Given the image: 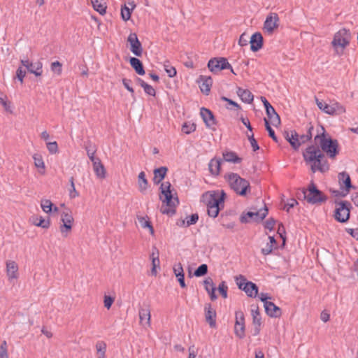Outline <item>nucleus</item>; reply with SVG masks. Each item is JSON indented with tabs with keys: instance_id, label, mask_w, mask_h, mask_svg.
Listing matches in <instances>:
<instances>
[{
	"instance_id": "1",
	"label": "nucleus",
	"mask_w": 358,
	"mask_h": 358,
	"mask_svg": "<svg viewBox=\"0 0 358 358\" xmlns=\"http://www.w3.org/2000/svg\"><path fill=\"white\" fill-rule=\"evenodd\" d=\"M321 130L322 133L314 138L315 144L308 145L302 154L304 162L310 165L313 173L327 171L329 164L325 154L329 158L335 159L340 152L338 141L327 134L323 126H321Z\"/></svg>"
},
{
	"instance_id": "2",
	"label": "nucleus",
	"mask_w": 358,
	"mask_h": 358,
	"mask_svg": "<svg viewBox=\"0 0 358 358\" xmlns=\"http://www.w3.org/2000/svg\"><path fill=\"white\" fill-rule=\"evenodd\" d=\"M171 188V184L169 182H162L159 189L164 198L162 199V196H159V199L166 205V207L162 206L161 213L172 216L176 212V207L179 204V199L178 196H173Z\"/></svg>"
},
{
	"instance_id": "3",
	"label": "nucleus",
	"mask_w": 358,
	"mask_h": 358,
	"mask_svg": "<svg viewBox=\"0 0 358 358\" xmlns=\"http://www.w3.org/2000/svg\"><path fill=\"white\" fill-rule=\"evenodd\" d=\"M224 178L237 194L245 196L250 192L251 187L249 181L241 178L238 173H229L225 175Z\"/></svg>"
},
{
	"instance_id": "4",
	"label": "nucleus",
	"mask_w": 358,
	"mask_h": 358,
	"mask_svg": "<svg viewBox=\"0 0 358 358\" xmlns=\"http://www.w3.org/2000/svg\"><path fill=\"white\" fill-rule=\"evenodd\" d=\"M301 196L310 204L324 203L328 199V197L317 187L316 185L313 181L308 185L306 189H301Z\"/></svg>"
},
{
	"instance_id": "5",
	"label": "nucleus",
	"mask_w": 358,
	"mask_h": 358,
	"mask_svg": "<svg viewBox=\"0 0 358 358\" xmlns=\"http://www.w3.org/2000/svg\"><path fill=\"white\" fill-rule=\"evenodd\" d=\"M351 38L350 30L343 28L337 31L331 41L332 46L335 48L337 55H341L343 53V50L349 43Z\"/></svg>"
},
{
	"instance_id": "6",
	"label": "nucleus",
	"mask_w": 358,
	"mask_h": 358,
	"mask_svg": "<svg viewBox=\"0 0 358 358\" xmlns=\"http://www.w3.org/2000/svg\"><path fill=\"white\" fill-rule=\"evenodd\" d=\"M336 208L334 210V217L340 223H346L350 217L352 204L348 201H335Z\"/></svg>"
},
{
	"instance_id": "7",
	"label": "nucleus",
	"mask_w": 358,
	"mask_h": 358,
	"mask_svg": "<svg viewBox=\"0 0 358 358\" xmlns=\"http://www.w3.org/2000/svg\"><path fill=\"white\" fill-rule=\"evenodd\" d=\"M235 281L238 289L244 291L248 296L255 298L258 295L259 288L257 285L251 281L247 280L244 275L236 276Z\"/></svg>"
},
{
	"instance_id": "8",
	"label": "nucleus",
	"mask_w": 358,
	"mask_h": 358,
	"mask_svg": "<svg viewBox=\"0 0 358 358\" xmlns=\"http://www.w3.org/2000/svg\"><path fill=\"white\" fill-rule=\"evenodd\" d=\"M268 208L266 204L263 208H260L259 211H248L243 212L240 216V222L241 223H248L250 220H253L257 223L261 222L268 215Z\"/></svg>"
},
{
	"instance_id": "9",
	"label": "nucleus",
	"mask_w": 358,
	"mask_h": 358,
	"mask_svg": "<svg viewBox=\"0 0 358 358\" xmlns=\"http://www.w3.org/2000/svg\"><path fill=\"white\" fill-rule=\"evenodd\" d=\"M208 68L213 73H217L222 70L230 69L231 73L235 75L236 74L225 57H214L210 59L208 62Z\"/></svg>"
},
{
	"instance_id": "10",
	"label": "nucleus",
	"mask_w": 358,
	"mask_h": 358,
	"mask_svg": "<svg viewBox=\"0 0 358 358\" xmlns=\"http://www.w3.org/2000/svg\"><path fill=\"white\" fill-rule=\"evenodd\" d=\"M226 196V193L222 190L220 194L215 192H206L202 197L205 199L207 206L224 208Z\"/></svg>"
},
{
	"instance_id": "11",
	"label": "nucleus",
	"mask_w": 358,
	"mask_h": 358,
	"mask_svg": "<svg viewBox=\"0 0 358 358\" xmlns=\"http://www.w3.org/2000/svg\"><path fill=\"white\" fill-rule=\"evenodd\" d=\"M200 115L206 124V127L213 131H215V126L217 124V121L216 120L213 113L210 110L205 107H202L200 109Z\"/></svg>"
},
{
	"instance_id": "12",
	"label": "nucleus",
	"mask_w": 358,
	"mask_h": 358,
	"mask_svg": "<svg viewBox=\"0 0 358 358\" xmlns=\"http://www.w3.org/2000/svg\"><path fill=\"white\" fill-rule=\"evenodd\" d=\"M61 222L62 224L60 225V231L64 237L67 236V234L71 231L73 222V217L71 213L64 211L61 214Z\"/></svg>"
},
{
	"instance_id": "13",
	"label": "nucleus",
	"mask_w": 358,
	"mask_h": 358,
	"mask_svg": "<svg viewBox=\"0 0 358 358\" xmlns=\"http://www.w3.org/2000/svg\"><path fill=\"white\" fill-rule=\"evenodd\" d=\"M127 42L130 45L131 52L136 57H141L143 54L142 44L138 38L136 33H131L128 38Z\"/></svg>"
},
{
	"instance_id": "14",
	"label": "nucleus",
	"mask_w": 358,
	"mask_h": 358,
	"mask_svg": "<svg viewBox=\"0 0 358 358\" xmlns=\"http://www.w3.org/2000/svg\"><path fill=\"white\" fill-rule=\"evenodd\" d=\"M279 17L275 13H271L266 18L264 24V29L268 33L272 34L279 24Z\"/></svg>"
},
{
	"instance_id": "15",
	"label": "nucleus",
	"mask_w": 358,
	"mask_h": 358,
	"mask_svg": "<svg viewBox=\"0 0 358 358\" xmlns=\"http://www.w3.org/2000/svg\"><path fill=\"white\" fill-rule=\"evenodd\" d=\"M338 178L341 189L350 192L351 189L355 188L352 184L350 175L345 171L339 173Z\"/></svg>"
},
{
	"instance_id": "16",
	"label": "nucleus",
	"mask_w": 358,
	"mask_h": 358,
	"mask_svg": "<svg viewBox=\"0 0 358 358\" xmlns=\"http://www.w3.org/2000/svg\"><path fill=\"white\" fill-rule=\"evenodd\" d=\"M139 319L140 324L144 327L150 325V306L148 304H145L139 308Z\"/></svg>"
},
{
	"instance_id": "17",
	"label": "nucleus",
	"mask_w": 358,
	"mask_h": 358,
	"mask_svg": "<svg viewBox=\"0 0 358 358\" xmlns=\"http://www.w3.org/2000/svg\"><path fill=\"white\" fill-rule=\"evenodd\" d=\"M250 50L252 52H257L262 48L264 38L260 32L254 33L250 38Z\"/></svg>"
},
{
	"instance_id": "18",
	"label": "nucleus",
	"mask_w": 358,
	"mask_h": 358,
	"mask_svg": "<svg viewBox=\"0 0 358 358\" xmlns=\"http://www.w3.org/2000/svg\"><path fill=\"white\" fill-rule=\"evenodd\" d=\"M205 319L210 327L214 328L216 327V311L212 308L210 303H206L204 307Z\"/></svg>"
},
{
	"instance_id": "19",
	"label": "nucleus",
	"mask_w": 358,
	"mask_h": 358,
	"mask_svg": "<svg viewBox=\"0 0 358 358\" xmlns=\"http://www.w3.org/2000/svg\"><path fill=\"white\" fill-rule=\"evenodd\" d=\"M201 92L206 95H208L210 87L213 84V80L210 76H200L197 80Z\"/></svg>"
},
{
	"instance_id": "20",
	"label": "nucleus",
	"mask_w": 358,
	"mask_h": 358,
	"mask_svg": "<svg viewBox=\"0 0 358 358\" xmlns=\"http://www.w3.org/2000/svg\"><path fill=\"white\" fill-rule=\"evenodd\" d=\"M284 136L294 150L296 151L299 149L300 143L298 141V133L295 130L285 131Z\"/></svg>"
},
{
	"instance_id": "21",
	"label": "nucleus",
	"mask_w": 358,
	"mask_h": 358,
	"mask_svg": "<svg viewBox=\"0 0 358 358\" xmlns=\"http://www.w3.org/2000/svg\"><path fill=\"white\" fill-rule=\"evenodd\" d=\"M18 266L14 261L6 262V274L9 281L18 278Z\"/></svg>"
},
{
	"instance_id": "22",
	"label": "nucleus",
	"mask_w": 358,
	"mask_h": 358,
	"mask_svg": "<svg viewBox=\"0 0 358 358\" xmlns=\"http://www.w3.org/2000/svg\"><path fill=\"white\" fill-rule=\"evenodd\" d=\"M236 94L244 103H251L253 101L254 96L249 90L238 87Z\"/></svg>"
},
{
	"instance_id": "23",
	"label": "nucleus",
	"mask_w": 358,
	"mask_h": 358,
	"mask_svg": "<svg viewBox=\"0 0 358 358\" xmlns=\"http://www.w3.org/2000/svg\"><path fill=\"white\" fill-rule=\"evenodd\" d=\"M265 312L271 317H280L282 315V310L280 308L277 306L273 302L270 303H266Z\"/></svg>"
},
{
	"instance_id": "24",
	"label": "nucleus",
	"mask_w": 358,
	"mask_h": 358,
	"mask_svg": "<svg viewBox=\"0 0 358 358\" xmlns=\"http://www.w3.org/2000/svg\"><path fill=\"white\" fill-rule=\"evenodd\" d=\"M167 172L168 168L166 166H161L159 168L155 169L153 171V182L155 185H159L165 178Z\"/></svg>"
},
{
	"instance_id": "25",
	"label": "nucleus",
	"mask_w": 358,
	"mask_h": 358,
	"mask_svg": "<svg viewBox=\"0 0 358 358\" xmlns=\"http://www.w3.org/2000/svg\"><path fill=\"white\" fill-rule=\"evenodd\" d=\"M129 64L137 74L140 76L145 75V71L143 64L139 59L137 57H131L129 58Z\"/></svg>"
},
{
	"instance_id": "26",
	"label": "nucleus",
	"mask_w": 358,
	"mask_h": 358,
	"mask_svg": "<svg viewBox=\"0 0 358 358\" xmlns=\"http://www.w3.org/2000/svg\"><path fill=\"white\" fill-rule=\"evenodd\" d=\"M221 159L216 157L212 159L208 164V169L210 173L213 176H218L220 171L221 167Z\"/></svg>"
},
{
	"instance_id": "27",
	"label": "nucleus",
	"mask_w": 358,
	"mask_h": 358,
	"mask_svg": "<svg viewBox=\"0 0 358 358\" xmlns=\"http://www.w3.org/2000/svg\"><path fill=\"white\" fill-rule=\"evenodd\" d=\"M223 159L225 162L234 164H239L242 162V158L239 157L234 151H224L222 152Z\"/></svg>"
},
{
	"instance_id": "28",
	"label": "nucleus",
	"mask_w": 358,
	"mask_h": 358,
	"mask_svg": "<svg viewBox=\"0 0 358 358\" xmlns=\"http://www.w3.org/2000/svg\"><path fill=\"white\" fill-rule=\"evenodd\" d=\"M93 169L94 171L97 176V178L103 179L106 178V171L104 166L101 163L100 159L98 161L94 162L93 163Z\"/></svg>"
},
{
	"instance_id": "29",
	"label": "nucleus",
	"mask_w": 358,
	"mask_h": 358,
	"mask_svg": "<svg viewBox=\"0 0 358 358\" xmlns=\"http://www.w3.org/2000/svg\"><path fill=\"white\" fill-rule=\"evenodd\" d=\"M32 222L34 225L37 227H40L43 229H48L50 225V218H48L47 220H45L42 217H32Z\"/></svg>"
},
{
	"instance_id": "30",
	"label": "nucleus",
	"mask_w": 358,
	"mask_h": 358,
	"mask_svg": "<svg viewBox=\"0 0 358 358\" xmlns=\"http://www.w3.org/2000/svg\"><path fill=\"white\" fill-rule=\"evenodd\" d=\"M271 111L269 113H266L268 121L271 122L270 124H272L274 127H278L280 124V117L279 115L276 113L275 108L273 107L271 108Z\"/></svg>"
},
{
	"instance_id": "31",
	"label": "nucleus",
	"mask_w": 358,
	"mask_h": 358,
	"mask_svg": "<svg viewBox=\"0 0 358 358\" xmlns=\"http://www.w3.org/2000/svg\"><path fill=\"white\" fill-rule=\"evenodd\" d=\"M251 315L252 316V324H262V317L260 315V312L259 310V307L257 305H252L251 306Z\"/></svg>"
},
{
	"instance_id": "32",
	"label": "nucleus",
	"mask_w": 358,
	"mask_h": 358,
	"mask_svg": "<svg viewBox=\"0 0 358 358\" xmlns=\"http://www.w3.org/2000/svg\"><path fill=\"white\" fill-rule=\"evenodd\" d=\"M138 184L139 191L143 192L148 189V182L145 178V173L143 171L140 172L138 176Z\"/></svg>"
},
{
	"instance_id": "33",
	"label": "nucleus",
	"mask_w": 358,
	"mask_h": 358,
	"mask_svg": "<svg viewBox=\"0 0 358 358\" xmlns=\"http://www.w3.org/2000/svg\"><path fill=\"white\" fill-rule=\"evenodd\" d=\"M42 63L41 62H37L36 63H30L29 67L27 71L34 74L36 76H40L42 74Z\"/></svg>"
},
{
	"instance_id": "34",
	"label": "nucleus",
	"mask_w": 358,
	"mask_h": 358,
	"mask_svg": "<svg viewBox=\"0 0 358 358\" xmlns=\"http://www.w3.org/2000/svg\"><path fill=\"white\" fill-rule=\"evenodd\" d=\"M316 103L318 108L323 110L325 113L329 115H335V109L332 107V105H329L322 101L318 100V99L315 98Z\"/></svg>"
},
{
	"instance_id": "35",
	"label": "nucleus",
	"mask_w": 358,
	"mask_h": 358,
	"mask_svg": "<svg viewBox=\"0 0 358 358\" xmlns=\"http://www.w3.org/2000/svg\"><path fill=\"white\" fill-rule=\"evenodd\" d=\"M245 324L235 322L234 325V333L237 337L242 339L245 337Z\"/></svg>"
},
{
	"instance_id": "36",
	"label": "nucleus",
	"mask_w": 358,
	"mask_h": 358,
	"mask_svg": "<svg viewBox=\"0 0 358 358\" xmlns=\"http://www.w3.org/2000/svg\"><path fill=\"white\" fill-rule=\"evenodd\" d=\"M94 9L99 12L101 15H104L106 12L107 6L104 3H101L99 0H91Z\"/></svg>"
},
{
	"instance_id": "37",
	"label": "nucleus",
	"mask_w": 358,
	"mask_h": 358,
	"mask_svg": "<svg viewBox=\"0 0 358 358\" xmlns=\"http://www.w3.org/2000/svg\"><path fill=\"white\" fill-rule=\"evenodd\" d=\"M153 250H156V258H152V260L151 273L152 275H157L156 268L157 266H159V252L158 249L155 246H153Z\"/></svg>"
},
{
	"instance_id": "38",
	"label": "nucleus",
	"mask_w": 358,
	"mask_h": 358,
	"mask_svg": "<svg viewBox=\"0 0 358 358\" xmlns=\"http://www.w3.org/2000/svg\"><path fill=\"white\" fill-rule=\"evenodd\" d=\"M0 103L3 106L5 110L12 113L13 111L10 109V102L7 100V96L0 91Z\"/></svg>"
},
{
	"instance_id": "39",
	"label": "nucleus",
	"mask_w": 358,
	"mask_h": 358,
	"mask_svg": "<svg viewBox=\"0 0 358 358\" xmlns=\"http://www.w3.org/2000/svg\"><path fill=\"white\" fill-rule=\"evenodd\" d=\"M96 349L99 358H104L106 351V344L103 341H99L96 344Z\"/></svg>"
},
{
	"instance_id": "40",
	"label": "nucleus",
	"mask_w": 358,
	"mask_h": 358,
	"mask_svg": "<svg viewBox=\"0 0 358 358\" xmlns=\"http://www.w3.org/2000/svg\"><path fill=\"white\" fill-rule=\"evenodd\" d=\"M41 206L45 213H50L52 211L54 204L49 199H42L41 201Z\"/></svg>"
},
{
	"instance_id": "41",
	"label": "nucleus",
	"mask_w": 358,
	"mask_h": 358,
	"mask_svg": "<svg viewBox=\"0 0 358 358\" xmlns=\"http://www.w3.org/2000/svg\"><path fill=\"white\" fill-rule=\"evenodd\" d=\"M138 222L143 228H148L151 234H154V229L150 221L146 220L144 217H138Z\"/></svg>"
},
{
	"instance_id": "42",
	"label": "nucleus",
	"mask_w": 358,
	"mask_h": 358,
	"mask_svg": "<svg viewBox=\"0 0 358 358\" xmlns=\"http://www.w3.org/2000/svg\"><path fill=\"white\" fill-rule=\"evenodd\" d=\"M132 10L126 4L121 6V17L124 21H127L130 19Z\"/></svg>"
},
{
	"instance_id": "43",
	"label": "nucleus",
	"mask_w": 358,
	"mask_h": 358,
	"mask_svg": "<svg viewBox=\"0 0 358 358\" xmlns=\"http://www.w3.org/2000/svg\"><path fill=\"white\" fill-rule=\"evenodd\" d=\"M266 130L268 133V136L276 143L278 142V138L275 134L274 130L271 128L270 122L266 118L264 119Z\"/></svg>"
},
{
	"instance_id": "44",
	"label": "nucleus",
	"mask_w": 358,
	"mask_h": 358,
	"mask_svg": "<svg viewBox=\"0 0 358 358\" xmlns=\"http://www.w3.org/2000/svg\"><path fill=\"white\" fill-rule=\"evenodd\" d=\"M208 207V215L213 218H215L219 215V213L221 210L223 209V208L219 207V206H207Z\"/></svg>"
},
{
	"instance_id": "45",
	"label": "nucleus",
	"mask_w": 358,
	"mask_h": 358,
	"mask_svg": "<svg viewBox=\"0 0 358 358\" xmlns=\"http://www.w3.org/2000/svg\"><path fill=\"white\" fill-rule=\"evenodd\" d=\"M196 128V124L195 123L185 122L182 126V131L186 134H189L194 131Z\"/></svg>"
},
{
	"instance_id": "46",
	"label": "nucleus",
	"mask_w": 358,
	"mask_h": 358,
	"mask_svg": "<svg viewBox=\"0 0 358 358\" xmlns=\"http://www.w3.org/2000/svg\"><path fill=\"white\" fill-rule=\"evenodd\" d=\"M208 273V266L206 264H201L194 273L196 277H201L206 275Z\"/></svg>"
},
{
	"instance_id": "47",
	"label": "nucleus",
	"mask_w": 358,
	"mask_h": 358,
	"mask_svg": "<svg viewBox=\"0 0 358 358\" xmlns=\"http://www.w3.org/2000/svg\"><path fill=\"white\" fill-rule=\"evenodd\" d=\"M217 290H218L219 293L220 294V295L224 299L227 298V296H228V295H227L228 287L226 285L225 281H222L219 284L218 287H217Z\"/></svg>"
},
{
	"instance_id": "48",
	"label": "nucleus",
	"mask_w": 358,
	"mask_h": 358,
	"mask_svg": "<svg viewBox=\"0 0 358 358\" xmlns=\"http://www.w3.org/2000/svg\"><path fill=\"white\" fill-rule=\"evenodd\" d=\"M169 63L168 61L164 63V70L170 78H173L176 76V69L175 67L170 66Z\"/></svg>"
},
{
	"instance_id": "49",
	"label": "nucleus",
	"mask_w": 358,
	"mask_h": 358,
	"mask_svg": "<svg viewBox=\"0 0 358 358\" xmlns=\"http://www.w3.org/2000/svg\"><path fill=\"white\" fill-rule=\"evenodd\" d=\"M199 220V215L197 213L192 214L186 217V227L195 224Z\"/></svg>"
},
{
	"instance_id": "50",
	"label": "nucleus",
	"mask_w": 358,
	"mask_h": 358,
	"mask_svg": "<svg viewBox=\"0 0 358 358\" xmlns=\"http://www.w3.org/2000/svg\"><path fill=\"white\" fill-rule=\"evenodd\" d=\"M34 164L37 168L45 169V164L41 155L34 154L33 156Z\"/></svg>"
},
{
	"instance_id": "51",
	"label": "nucleus",
	"mask_w": 358,
	"mask_h": 358,
	"mask_svg": "<svg viewBox=\"0 0 358 358\" xmlns=\"http://www.w3.org/2000/svg\"><path fill=\"white\" fill-rule=\"evenodd\" d=\"M0 358H8V345L6 341H3L0 345Z\"/></svg>"
},
{
	"instance_id": "52",
	"label": "nucleus",
	"mask_w": 358,
	"mask_h": 358,
	"mask_svg": "<svg viewBox=\"0 0 358 358\" xmlns=\"http://www.w3.org/2000/svg\"><path fill=\"white\" fill-rule=\"evenodd\" d=\"M247 136H248V138L251 144V146L252 148V150L254 152H256L258 150H259V146L257 143V140L254 137L253 133H251V134H248Z\"/></svg>"
},
{
	"instance_id": "53",
	"label": "nucleus",
	"mask_w": 358,
	"mask_h": 358,
	"mask_svg": "<svg viewBox=\"0 0 358 358\" xmlns=\"http://www.w3.org/2000/svg\"><path fill=\"white\" fill-rule=\"evenodd\" d=\"M62 64L59 61L54 62L51 64V70L58 75L62 73Z\"/></svg>"
},
{
	"instance_id": "54",
	"label": "nucleus",
	"mask_w": 358,
	"mask_h": 358,
	"mask_svg": "<svg viewBox=\"0 0 358 358\" xmlns=\"http://www.w3.org/2000/svg\"><path fill=\"white\" fill-rule=\"evenodd\" d=\"M131 83V80H129V79H127V78H123L122 79V84L124 86V87L129 92L131 93V96L135 99V95H134V90L133 89V87H131L130 86V83Z\"/></svg>"
},
{
	"instance_id": "55",
	"label": "nucleus",
	"mask_w": 358,
	"mask_h": 358,
	"mask_svg": "<svg viewBox=\"0 0 358 358\" xmlns=\"http://www.w3.org/2000/svg\"><path fill=\"white\" fill-rule=\"evenodd\" d=\"M277 233L279 234L280 237L283 241V243H285L286 241V231L282 223H280L278 224Z\"/></svg>"
},
{
	"instance_id": "56",
	"label": "nucleus",
	"mask_w": 358,
	"mask_h": 358,
	"mask_svg": "<svg viewBox=\"0 0 358 358\" xmlns=\"http://www.w3.org/2000/svg\"><path fill=\"white\" fill-rule=\"evenodd\" d=\"M85 149L87 151V156L89 157L90 159L91 160V162L92 163L94 162L98 161V159H99V158L94 157V153L96 152L95 150L91 149L90 147H89V146H86Z\"/></svg>"
},
{
	"instance_id": "57",
	"label": "nucleus",
	"mask_w": 358,
	"mask_h": 358,
	"mask_svg": "<svg viewBox=\"0 0 358 358\" xmlns=\"http://www.w3.org/2000/svg\"><path fill=\"white\" fill-rule=\"evenodd\" d=\"M249 41H249L248 35L244 32L240 36V38L238 40V44L241 46H245L248 44Z\"/></svg>"
},
{
	"instance_id": "58",
	"label": "nucleus",
	"mask_w": 358,
	"mask_h": 358,
	"mask_svg": "<svg viewBox=\"0 0 358 358\" xmlns=\"http://www.w3.org/2000/svg\"><path fill=\"white\" fill-rule=\"evenodd\" d=\"M47 148L52 154H55L58 151V145L56 141L49 142L47 143Z\"/></svg>"
},
{
	"instance_id": "59",
	"label": "nucleus",
	"mask_w": 358,
	"mask_h": 358,
	"mask_svg": "<svg viewBox=\"0 0 358 358\" xmlns=\"http://www.w3.org/2000/svg\"><path fill=\"white\" fill-rule=\"evenodd\" d=\"M203 285L206 292L210 291V287H215L213 280L210 277H208L203 280Z\"/></svg>"
},
{
	"instance_id": "60",
	"label": "nucleus",
	"mask_w": 358,
	"mask_h": 358,
	"mask_svg": "<svg viewBox=\"0 0 358 358\" xmlns=\"http://www.w3.org/2000/svg\"><path fill=\"white\" fill-rule=\"evenodd\" d=\"M275 223L276 220L273 217H270L265 222L264 227L265 229H268L269 231H272L274 228Z\"/></svg>"
},
{
	"instance_id": "61",
	"label": "nucleus",
	"mask_w": 358,
	"mask_h": 358,
	"mask_svg": "<svg viewBox=\"0 0 358 358\" xmlns=\"http://www.w3.org/2000/svg\"><path fill=\"white\" fill-rule=\"evenodd\" d=\"M113 302H114V298L113 297H112L110 296H107V295L104 296V300H103L104 306L107 309H110V307L112 306Z\"/></svg>"
},
{
	"instance_id": "62",
	"label": "nucleus",
	"mask_w": 358,
	"mask_h": 358,
	"mask_svg": "<svg viewBox=\"0 0 358 358\" xmlns=\"http://www.w3.org/2000/svg\"><path fill=\"white\" fill-rule=\"evenodd\" d=\"M173 272L176 278L180 277V275H185L182 264L180 263H178L173 267Z\"/></svg>"
},
{
	"instance_id": "63",
	"label": "nucleus",
	"mask_w": 358,
	"mask_h": 358,
	"mask_svg": "<svg viewBox=\"0 0 358 358\" xmlns=\"http://www.w3.org/2000/svg\"><path fill=\"white\" fill-rule=\"evenodd\" d=\"M235 317H236L235 322H238V323L245 324V317H244V313L243 311H241V310L236 311L235 313Z\"/></svg>"
},
{
	"instance_id": "64",
	"label": "nucleus",
	"mask_w": 358,
	"mask_h": 358,
	"mask_svg": "<svg viewBox=\"0 0 358 358\" xmlns=\"http://www.w3.org/2000/svg\"><path fill=\"white\" fill-rule=\"evenodd\" d=\"M143 88L147 94L152 96H155L156 91L151 85L147 83Z\"/></svg>"
}]
</instances>
